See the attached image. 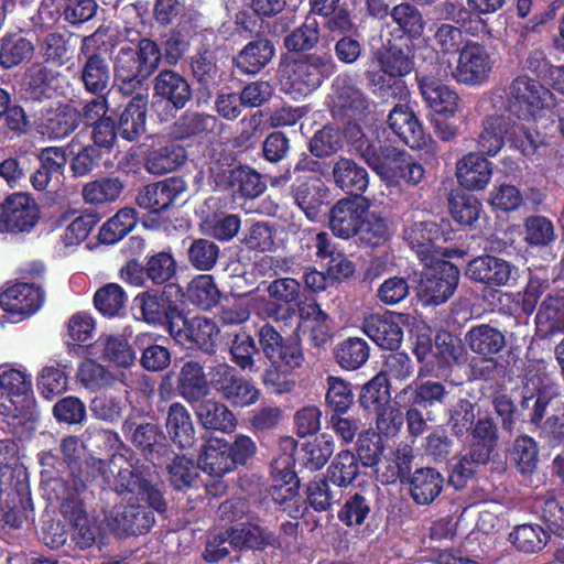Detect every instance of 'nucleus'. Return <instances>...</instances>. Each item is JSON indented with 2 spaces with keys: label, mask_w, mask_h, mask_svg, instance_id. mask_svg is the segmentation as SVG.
<instances>
[{
  "label": "nucleus",
  "mask_w": 564,
  "mask_h": 564,
  "mask_svg": "<svg viewBox=\"0 0 564 564\" xmlns=\"http://www.w3.org/2000/svg\"><path fill=\"white\" fill-rule=\"evenodd\" d=\"M91 467L96 471L94 478H100L102 484H109L116 477V490L127 501V505H116L107 514L109 529L117 535L143 534L154 523L152 511L134 501H147L149 507L162 512L165 502L158 488L148 478V471L127 459L123 455H113L108 464L101 459H93Z\"/></svg>",
  "instance_id": "nucleus-1"
},
{
  "label": "nucleus",
  "mask_w": 564,
  "mask_h": 564,
  "mask_svg": "<svg viewBox=\"0 0 564 564\" xmlns=\"http://www.w3.org/2000/svg\"><path fill=\"white\" fill-rule=\"evenodd\" d=\"M32 386V375L24 367L0 365V415L13 436L21 441L31 438L39 424Z\"/></svg>",
  "instance_id": "nucleus-2"
},
{
  "label": "nucleus",
  "mask_w": 564,
  "mask_h": 564,
  "mask_svg": "<svg viewBox=\"0 0 564 564\" xmlns=\"http://www.w3.org/2000/svg\"><path fill=\"white\" fill-rule=\"evenodd\" d=\"M355 130L360 134L354 140L357 150L382 181L389 185H415L422 181L424 169L410 155L395 148H383L378 143L368 142L366 134L358 128H350L348 133L352 137Z\"/></svg>",
  "instance_id": "nucleus-3"
},
{
  "label": "nucleus",
  "mask_w": 564,
  "mask_h": 564,
  "mask_svg": "<svg viewBox=\"0 0 564 564\" xmlns=\"http://www.w3.org/2000/svg\"><path fill=\"white\" fill-rule=\"evenodd\" d=\"M162 58L159 45L142 39L119 44L113 54L115 78L124 94H131L158 69Z\"/></svg>",
  "instance_id": "nucleus-4"
},
{
  "label": "nucleus",
  "mask_w": 564,
  "mask_h": 564,
  "mask_svg": "<svg viewBox=\"0 0 564 564\" xmlns=\"http://www.w3.org/2000/svg\"><path fill=\"white\" fill-rule=\"evenodd\" d=\"M551 91L536 79L519 75L508 88L492 91L490 101L495 108H505L522 121H538L549 106Z\"/></svg>",
  "instance_id": "nucleus-5"
},
{
  "label": "nucleus",
  "mask_w": 564,
  "mask_h": 564,
  "mask_svg": "<svg viewBox=\"0 0 564 564\" xmlns=\"http://www.w3.org/2000/svg\"><path fill=\"white\" fill-rule=\"evenodd\" d=\"M524 156H532L538 149L546 145V140L538 132H532L523 123H512L502 115H491L484 120L478 147L482 154L495 156L503 147L505 138Z\"/></svg>",
  "instance_id": "nucleus-6"
},
{
  "label": "nucleus",
  "mask_w": 564,
  "mask_h": 564,
  "mask_svg": "<svg viewBox=\"0 0 564 564\" xmlns=\"http://www.w3.org/2000/svg\"><path fill=\"white\" fill-rule=\"evenodd\" d=\"M334 72L330 56L308 55L296 61H284L279 68L280 87L293 99H301L317 89Z\"/></svg>",
  "instance_id": "nucleus-7"
},
{
  "label": "nucleus",
  "mask_w": 564,
  "mask_h": 564,
  "mask_svg": "<svg viewBox=\"0 0 564 564\" xmlns=\"http://www.w3.org/2000/svg\"><path fill=\"white\" fill-rule=\"evenodd\" d=\"M86 489L83 479L74 477L72 485L68 481L56 480L54 490L61 501L63 511L74 523L73 540L80 549L93 545L97 536V528L82 509L79 495Z\"/></svg>",
  "instance_id": "nucleus-8"
},
{
  "label": "nucleus",
  "mask_w": 564,
  "mask_h": 564,
  "mask_svg": "<svg viewBox=\"0 0 564 564\" xmlns=\"http://www.w3.org/2000/svg\"><path fill=\"white\" fill-rule=\"evenodd\" d=\"M459 281L458 269L449 261L435 259L424 263L417 286V296L424 305L445 303L455 292Z\"/></svg>",
  "instance_id": "nucleus-9"
},
{
  "label": "nucleus",
  "mask_w": 564,
  "mask_h": 564,
  "mask_svg": "<svg viewBox=\"0 0 564 564\" xmlns=\"http://www.w3.org/2000/svg\"><path fill=\"white\" fill-rule=\"evenodd\" d=\"M210 386L232 406L246 408L260 398V390L226 362L209 367Z\"/></svg>",
  "instance_id": "nucleus-10"
},
{
  "label": "nucleus",
  "mask_w": 564,
  "mask_h": 564,
  "mask_svg": "<svg viewBox=\"0 0 564 564\" xmlns=\"http://www.w3.org/2000/svg\"><path fill=\"white\" fill-rule=\"evenodd\" d=\"M170 335L185 348L198 347L210 352L219 334L217 324L205 316H173L169 319Z\"/></svg>",
  "instance_id": "nucleus-11"
},
{
  "label": "nucleus",
  "mask_w": 564,
  "mask_h": 564,
  "mask_svg": "<svg viewBox=\"0 0 564 564\" xmlns=\"http://www.w3.org/2000/svg\"><path fill=\"white\" fill-rule=\"evenodd\" d=\"M44 301L43 291L35 284L17 283L0 294V324L18 323L36 313Z\"/></svg>",
  "instance_id": "nucleus-12"
},
{
  "label": "nucleus",
  "mask_w": 564,
  "mask_h": 564,
  "mask_svg": "<svg viewBox=\"0 0 564 564\" xmlns=\"http://www.w3.org/2000/svg\"><path fill=\"white\" fill-rule=\"evenodd\" d=\"M40 219V208L31 195L14 193L1 205V230L7 232H29Z\"/></svg>",
  "instance_id": "nucleus-13"
},
{
  "label": "nucleus",
  "mask_w": 564,
  "mask_h": 564,
  "mask_svg": "<svg viewBox=\"0 0 564 564\" xmlns=\"http://www.w3.org/2000/svg\"><path fill=\"white\" fill-rule=\"evenodd\" d=\"M270 299L252 295V311L262 318H281V308L297 304L301 295L300 283L292 278L276 279L267 286Z\"/></svg>",
  "instance_id": "nucleus-14"
},
{
  "label": "nucleus",
  "mask_w": 564,
  "mask_h": 564,
  "mask_svg": "<svg viewBox=\"0 0 564 564\" xmlns=\"http://www.w3.org/2000/svg\"><path fill=\"white\" fill-rule=\"evenodd\" d=\"M492 67L487 50L479 43L469 42L460 50L457 66L451 74L459 83L479 86L488 82Z\"/></svg>",
  "instance_id": "nucleus-15"
},
{
  "label": "nucleus",
  "mask_w": 564,
  "mask_h": 564,
  "mask_svg": "<svg viewBox=\"0 0 564 564\" xmlns=\"http://www.w3.org/2000/svg\"><path fill=\"white\" fill-rule=\"evenodd\" d=\"M465 275L487 286H508L518 279V269L507 260L484 254L467 263Z\"/></svg>",
  "instance_id": "nucleus-16"
},
{
  "label": "nucleus",
  "mask_w": 564,
  "mask_h": 564,
  "mask_svg": "<svg viewBox=\"0 0 564 564\" xmlns=\"http://www.w3.org/2000/svg\"><path fill=\"white\" fill-rule=\"evenodd\" d=\"M406 318L404 314H371L365 317L362 330L379 347L393 350L399 348L402 341L401 325Z\"/></svg>",
  "instance_id": "nucleus-17"
},
{
  "label": "nucleus",
  "mask_w": 564,
  "mask_h": 564,
  "mask_svg": "<svg viewBox=\"0 0 564 564\" xmlns=\"http://www.w3.org/2000/svg\"><path fill=\"white\" fill-rule=\"evenodd\" d=\"M62 8L67 22L80 24L96 14L97 3L95 0H42L39 17L44 23L53 24L58 20Z\"/></svg>",
  "instance_id": "nucleus-18"
},
{
  "label": "nucleus",
  "mask_w": 564,
  "mask_h": 564,
  "mask_svg": "<svg viewBox=\"0 0 564 564\" xmlns=\"http://www.w3.org/2000/svg\"><path fill=\"white\" fill-rule=\"evenodd\" d=\"M367 209V199L346 198L337 202L330 212L329 225L333 234L343 239L357 235Z\"/></svg>",
  "instance_id": "nucleus-19"
},
{
  "label": "nucleus",
  "mask_w": 564,
  "mask_h": 564,
  "mask_svg": "<svg viewBox=\"0 0 564 564\" xmlns=\"http://www.w3.org/2000/svg\"><path fill=\"white\" fill-rule=\"evenodd\" d=\"M388 124L393 133L410 148L421 149L427 144L422 124L406 105H397L388 116Z\"/></svg>",
  "instance_id": "nucleus-20"
},
{
  "label": "nucleus",
  "mask_w": 564,
  "mask_h": 564,
  "mask_svg": "<svg viewBox=\"0 0 564 564\" xmlns=\"http://www.w3.org/2000/svg\"><path fill=\"white\" fill-rule=\"evenodd\" d=\"M421 373L414 383L409 384L394 397L399 406L414 405L423 409L443 403L447 395L443 383L433 380H421Z\"/></svg>",
  "instance_id": "nucleus-21"
},
{
  "label": "nucleus",
  "mask_w": 564,
  "mask_h": 564,
  "mask_svg": "<svg viewBox=\"0 0 564 564\" xmlns=\"http://www.w3.org/2000/svg\"><path fill=\"white\" fill-rule=\"evenodd\" d=\"M404 239L423 263L440 259L442 252L436 242L441 239L437 225L433 221H419L404 230Z\"/></svg>",
  "instance_id": "nucleus-22"
},
{
  "label": "nucleus",
  "mask_w": 564,
  "mask_h": 564,
  "mask_svg": "<svg viewBox=\"0 0 564 564\" xmlns=\"http://www.w3.org/2000/svg\"><path fill=\"white\" fill-rule=\"evenodd\" d=\"M492 177V164L479 153H468L456 164L458 184L468 191H482Z\"/></svg>",
  "instance_id": "nucleus-23"
},
{
  "label": "nucleus",
  "mask_w": 564,
  "mask_h": 564,
  "mask_svg": "<svg viewBox=\"0 0 564 564\" xmlns=\"http://www.w3.org/2000/svg\"><path fill=\"white\" fill-rule=\"evenodd\" d=\"M421 94L427 105L436 115L453 117L458 109V96L447 85L442 84L432 76H424L420 80Z\"/></svg>",
  "instance_id": "nucleus-24"
},
{
  "label": "nucleus",
  "mask_w": 564,
  "mask_h": 564,
  "mask_svg": "<svg viewBox=\"0 0 564 564\" xmlns=\"http://www.w3.org/2000/svg\"><path fill=\"white\" fill-rule=\"evenodd\" d=\"M213 477H223L234 469L230 444L223 438H209L203 446L197 465Z\"/></svg>",
  "instance_id": "nucleus-25"
},
{
  "label": "nucleus",
  "mask_w": 564,
  "mask_h": 564,
  "mask_svg": "<svg viewBox=\"0 0 564 564\" xmlns=\"http://www.w3.org/2000/svg\"><path fill=\"white\" fill-rule=\"evenodd\" d=\"M536 335L546 338L564 334V291L547 295L535 316Z\"/></svg>",
  "instance_id": "nucleus-26"
},
{
  "label": "nucleus",
  "mask_w": 564,
  "mask_h": 564,
  "mask_svg": "<svg viewBox=\"0 0 564 564\" xmlns=\"http://www.w3.org/2000/svg\"><path fill=\"white\" fill-rule=\"evenodd\" d=\"M96 333V324L90 314L78 312L68 319L67 346L76 356L94 355L93 339Z\"/></svg>",
  "instance_id": "nucleus-27"
},
{
  "label": "nucleus",
  "mask_w": 564,
  "mask_h": 564,
  "mask_svg": "<svg viewBox=\"0 0 564 564\" xmlns=\"http://www.w3.org/2000/svg\"><path fill=\"white\" fill-rule=\"evenodd\" d=\"M154 94L173 105L175 109H181L191 99L192 90L182 75L164 69L154 79Z\"/></svg>",
  "instance_id": "nucleus-28"
},
{
  "label": "nucleus",
  "mask_w": 564,
  "mask_h": 564,
  "mask_svg": "<svg viewBox=\"0 0 564 564\" xmlns=\"http://www.w3.org/2000/svg\"><path fill=\"white\" fill-rule=\"evenodd\" d=\"M299 329L308 335L312 345L323 347L330 339L328 315L317 304H304L299 307Z\"/></svg>",
  "instance_id": "nucleus-29"
},
{
  "label": "nucleus",
  "mask_w": 564,
  "mask_h": 564,
  "mask_svg": "<svg viewBox=\"0 0 564 564\" xmlns=\"http://www.w3.org/2000/svg\"><path fill=\"white\" fill-rule=\"evenodd\" d=\"M79 112L69 105H57L45 111L42 118L43 133L54 139H64L78 126Z\"/></svg>",
  "instance_id": "nucleus-30"
},
{
  "label": "nucleus",
  "mask_w": 564,
  "mask_h": 564,
  "mask_svg": "<svg viewBox=\"0 0 564 564\" xmlns=\"http://www.w3.org/2000/svg\"><path fill=\"white\" fill-rule=\"evenodd\" d=\"M333 177L339 188L355 195L364 193L369 184L368 172L347 158L336 161L333 167Z\"/></svg>",
  "instance_id": "nucleus-31"
},
{
  "label": "nucleus",
  "mask_w": 564,
  "mask_h": 564,
  "mask_svg": "<svg viewBox=\"0 0 564 564\" xmlns=\"http://www.w3.org/2000/svg\"><path fill=\"white\" fill-rule=\"evenodd\" d=\"M274 52L268 40L251 41L236 56L235 64L245 74H257L272 59Z\"/></svg>",
  "instance_id": "nucleus-32"
},
{
  "label": "nucleus",
  "mask_w": 564,
  "mask_h": 564,
  "mask_svg": "<svg viewBox=\"0 0 564 564\" xmlns=\"http://www.w3.org/2000/svg\"><path fill=\"white\" fill-rule=\"evenodd\" d=\"M35 52L32 40L21 33L6 34L0 39V65L12 68L30 61Z\"/></svg>",
  "instance_id": "nucleus-33"
},
{
  "label": "nucleus",
  "mask_w": 564,
  "mask_h": 564,
  "mask_svg": "<svg viewBox=\"0 0 564 564\" xmlns=\"http://www.w3.org/2000/svg\"><path fill=\"white\" fill-rule=\"evenodd\" d=\"M443 484L442 475L435 469H417L410 481L411 497L419 505H429L441 494Z\"/></svg>",
  "instance_id": "nucleus-34"
},
{
  "label": "nucleus",
  "mask_w": 564,
  "mask_h": 564,
  "mask_svg": "<svg viewBox=\"0 0 564 564\" xmlns=\"http://www.w3.org/2000/svg\"><path fill=\"white\" fill-rule=\"evenodd\" d=\"M229 545L235 549H260L265 545H272L275 536L259 525L247 520L238 523L228 533Z\"/></svg>",
  "instance_id": "nucleus-35"
},
{
  "label": "nucleus",
  "mask_w": 564,
  "mask_h": 564,
  "mask_svg": "<svg viewBox=\"0 0 564 564\" xmlns=\"http://www.w3.org/2000/svg\"><path fill=\"white\" fill-rule=\"evenodd\" d=\"M148 101L137 96L126 106L119 119V132L128 141L137 140L145 131Z\"/></svg>",
  "instance_id": "nucleus-36"
},
{
  "label": "nucleus",
  "mask_w": 564,
  "mask_h": 564,
  "mask_svg": "<svg viewBox=\"0 0 564 564\" xmlns=\"http://www.w3.org/2000/svg\"><path fill=\"white\" fill-rule=\"evenodd\" d=\"M196 414L205 429L232 432L237 424L232 412L224 403L215 400L203 401L198 405Z\"/></svg>",
  "instance_id": "nucleus-37"
},
{
  "label": "nucleus",
  "mask_w": 564,
  "mask_h": 564,
  "mask_svg": "<svg viewBox=\"0 0 564 564\" xmlns=\"http://www.w3.org/2000/svg\"><path fill=\"white\" fill-rule=\"evenodd\" d=\"M466 341L474 352L484 357L498 354L506 344L503 334L486 324L473 327L466 335Z\"/></svg>",
  "instance_id": "nucleus-38"
},
{
  "label": "nucleus",
  "mask_w": 564,
  "mask_h": 564,
  "mask_svg": "<svg viewBox=\"0 0 564 564\" xmlns=\"http://www.w3.org/2000/svg\"><path fill=\"white\" fill-rule=\"evenodd\" d=\"M166 430L174 443L186 448L194 443V426L187 409L181 403H173L167 412Z\"/></svg>",
  "instance_id": "nucleus-39"
},
{
  "label": "nucleus",
  "mask_w": 564,
  "mask_h": 564,
  "mask_svg": "<svg viewBox=\"0 0 564 564\" xmlns=\"http://www.w3.org/2000/svg\"><path fill=\"white\" fill-rule=\"evenodd\" d=\"M180 393L188 401H196L209 391L203 367L196 361L183 365L178 377Z\"/></svg>",
  "instance_id": "nucleus-40"
},
{
  "label": "nucleus",
  "mask_w": 564,
  "mask_h": 564,
  "mask_svg": "<svg viewBox=\"0 0 564 564\" xmlns=\"http://www.w3.org/2000/svg\"><path fill=\"white\" fill-rule=\"evenodd\" d=\"M332 104L335 115L351 113L352 116L361 113L369 105L367 98L358 88L345 85L339 80L333 86Z\"/></svg>",
  "instance_id": "nucleus-41"
},
{
  "label": "nucleus",
  "mask_w": 564,
  "mask_h": 564,
  "mask_svg": "<svg viewBox=\"0 0 564 564\" xmlns=\"http://www.w3.org/2000/svg\"><path fill=\"white\" fill-rule=\"evenodd\" d=\"M185 159L184 148L176 143H170L152 151L147 159L145 167L150 173L161 175L180 167Z\"/></svg>",
  "instance_id": "nucleus-42"
},
{
  "label": "nucleus",
  "mask_w": 564,
  "mask_h": 564,
  "mask_svg": "<svg viewBox=\"0 0 564 564\" xmlns=\"http://www.w3.org/2000/svg\"><path fill=\"white\" fill-rule=\"evenodd\" d=\"M334 449L333 436L324 433L302 444L300 459L310 470H318L328 462Z\"/></svg>",
  "instance_id": "nucleus-43"
},
{
  "label": "nucleus",
  "mask_w": 564,
  "mask_h": 564,
  "mask_svg": "<svg viewBox=\"0 0 564 564\" xmlns=\"http://www.w3.org/2000/svg\"><path fill=\"white\" fill-rule=\"evenodd\" d=\"M135 225V209L130 207L121 208L101 226L98 238L105 245H113L131 231Z\"/></svg>",
  "instance_id": "nucleus-44"
},
{
  "label": "nucleus",
  "mask_w": 564,
  "mask_h": 564,
  "mask_svg": "<svg viewBox=\"0 0 564 564\" xmlns=\"http://www.w3.org/2000/svg\"><path fill=\"white\" fill-rule=\"evenodd\" d=\"M110 70L106 59L98 55H90L82 70V82L87 91L101 95L108 87Z\"/></svg>",
  "instance_id": "nucleus-45"
},
{
  "label": "nucleus",
  "mask_w": 564,
  "mask_h": 564,
  "mask_svg": "<svg viewBox=\"0 0 564 564\" xmlns=\"http://www.w3.org/2000/svg\"><path fill=\"white\" fill-rule=\"evenodd\" d=\"M102 347V357L118 367L128 368L134 365L137 356L123 335H107L98 339Z\"/></svg>",
  "instance_id": "nucleus-46"
},
{
  "label": "nucleus",
  "mask_w": 564,
  "mask_h": 564,
  "mask_svg": "<svg viewBox=\"0 0 564 564\" xmlns=\"http://www.w3.org/2000/svg\"><path fill=\"white\" fill-rule=\"evenodd\" d=\"M558 394V386L547 378L534 379L532 377L527 379L524 386V400L535 399L533 421L538 422L543 417L544 411L549 402Z\"/></svg>",
  "instance_id": "nucleus-47"
},
{
  "label": "nucleus",
  "mask_w": 564,
  "mask_h": 564,
  "mask_svg": "<svg viewBox=\"0 0 564 564\" xmlns=\"http://www.w3.org/2000/svg\"><path fill=\"white\" fill-rule=\"evenodd\" d=\"M66 365L45 366L37 376V389L46 399L52 400L67 390L68 377Z\"/></svg>",
  "instance_id": "nucleus-48"
},
{
  "label": "nucleus",
  "mask_w": 564,
  "mask_h": 564,
  "mask_svg": "<svg viewBox=\"0 0 564 564\" xmlns=\"http://www.w3.org/2000/svg\"><path fill=\"white\" fill-rule=\"evenodd\" d=\"M389 380L384 373H378L366 383L359 397L360 406L372 413L389 405Z\"/></svg>",
  "instance_id": "nucleus-49"
},
{
  "label": "nucleus",
  "mask_w": 564,
  "mask_h": 564,
  "mask_svg": "<svg viewBox=\"0 0 564 564\" xmlns=\"http://www.w3.org/2000/svg\"><path fill=\"white\" fill-rule=\"evenodd\" d=\"M241 226L239 216L219 213L207 216L200 224L202 231L219 241H229L238 234Z\"/></svg>",
  "instance_id": "nucleus-50"
},
{
  "label": "nucleus",
  "mask_w": 564,
  "mask_h": 564,
  "mask_svg": "<svg viewBox=\"0 0 564 564\" xmlns=\"http://www.w3.org/2000/svg\"><path fill=\"white\" fill-rule=\"evenodd\" d=\"M186 296L194 305L207 310L218 303L220 292L212 275L199 274L189 282Z\"/></svg>",
  "instance_id": "nucleus-51"
},
{
  "label": "nucleus",
  "mask_w": 564,
  "mask_h": 564,
  "mask_svg": "<svg viewBox=\"0 0 564 564\" xmlns=\"http://www.w3.org/2000/svg\"><path fill=\"white\" fill-rule=\"evenodd\" d=\"M58 78L42 66L32 65L26 73V86L31 98L41 100L52 98L56 94Z\"/></svg>",
  "instance_id": "nucleus-52"
},
{
  "label": "nucleus",
  "mask_w": 564,
  "mask_h": 564,
  "mask_svg": "<svg viewBox=\"0 0 564 564\" xmlns=\"http://www.w3.org/2000/svg\"><path fill=\"white\" fill-rule=\"evenodd\" d=\"M123 184L118 177H104L86 184L83 197L86 203L102 205L115 202L121 194Z\"/></svg>",
  "instance_id": "nucleus-53"
},
{
  "label": "nucleus",
  "mask_w": 564,
  "mask_h": 564,
  "mask_svg": "<svg viewBox=\"0 0 564 564\" xmlns=\"http://www.w3.org/2000/svg\"><path fill=\"white\" fill-rule=\"evenodd\" d=\"M228 182L234 193H239L245 197H257L265 189V183L261 180V175L247 166L231 170Z\"/></svg>",
  "instance_id": "nucleus-54"
},
{
  "label": "nucleus",
  "mask_w": 564,
  "mask_h": 564,
  "mask_svg": "<svg viewBox=\"0 0 564 564\" xmlns=\"http://www.w3.org/2000/svg\"><path fill=\"white\" fill-rule=\"evenodd\" d=\"M77 380L87 390L96 392L110 387L116 378L100 364L86 359L78 367Z\"/></svg>",
  "instance_id": "nucleus-55"
},
{
  "label": "nucleus",
  "mask_w": 564,
  "mask_h": 564,
  "mask_svg": "<svg viewBox=\"0 0 564 564\" xmlns=\"http://www.w3.org/2000/svg\"><path fill=\"white\" fill-rule=\"evenodd\" d=\"M134 306L139 310L141 318L148 324H161L169 317V305L158 292L147 291L138 294Z\"/></svg>",
  "instance_id": "nucleus-56"
},
{
  "label": "nucleus",
  "mask_w": 564,
  "mask_h": 564,
  "mask_svg": "<svg viewBox=\"0 0 564 564\" xmlns=\"http://www.w3.org/2000/svg\"><path fill=\"white\" fill-rule=\"evenodd\" d=\"M377 64L383 75L388 77H403L408 75L413 64L410 57L397 47H386L377 53Z\"/></svg>",
  "instance_id": "nucleus-57"
},
{
  "label": "nucleus",
  "mask_w": 564,
  "mask_h": 564,
  "mask_svg": "<svg viewBox=\"0 0 564 564\" xmlns=\"http://www.w3.org/2000/svg\"><path fill=\"white\" fill-rule=\"evenodd\" d=\"M156 337L153 334L143 333L137 336L138 344L148 345L141 356V365L150 371H160L166 368L171 362V354L162 345L152 344Z\"/></svg>",
  "instance_id": "nucleus-58"
},
{
  "label": "nucleus",
  "mask_w": 564,
  "mask_h": 564,
  "mask_svg": "<svg viewBox=\"0 0 564 564\" xmlns=\"http://www.w3.org/2000/svg\"><path fill=\"white\" fill-rule=\"evenodd\" d=\"M336 358L341 368L355 370L368 360L369 347L361 338H348L337 347Z\"/></svg>",
  "instance_id": "nucleus-59"
},
{
  "label": "nucleus",
  "mask_w": 564,
  "mask_h": 564,
  "mask_svg": "<svg viewBox=\"0 0 564 564\" xmlns=\"http://www.w3.org/2000/svg\"><path fill=\"white\" fill-rule=\"evenodd\" d=\"M359 471L358 460L350 451L339 452L328 468L330 481L339 487L350 485Z\"/></svg>",
  "instance_id": "nucleus-60"
},
{
  "label": "nucleus",
  "mask_w": 564,
  "mask_h": 564,
  "mask_svg": "<svg viewBox=\"0 0 564 564\" xmlns=\"http://www.w3.org/2000/svg\"><path fill=\"white\" fill-rule=\"evenodd\" d=\"M390 15L400 30L411 39H419L423 34L425 22L421 12L410 3L395 6Z\"/></svg>",
  "instance_id": "nucleus-61"
},
{
  "label": "nucleus",
  "mask_w": 564,
  "mask_h": 564,
  "mask_svg": "<svg viewBox=\"0 0 564 564\" xmlns=\"http://www.w3.org/2000/svg\"><path fill=\"white\" fill-rule=\"evenodd\" d=\"M319 192L321 181L317 178L305 181L295 187V202L310 220H315L319 214L323 203Z\"/></svg>",
  "instance_id": "nucleus-62"
},
{
  "label": "nucleus",
  "mask_w": 564,
  "mask_h": 564,
  "mask_svg": "<svg viewBox=\"0 0 564 564\" xmlns=\"http://www.w3.org/2000/svg\"><path fill=\"white\" fill-rule=\"evenodd\" d=\"M325 402L334 413H346L354 403L350 384L339 377L329 376Z\"/></svg>",
  "instance_id": "nucleus-63"
},
{
  "label": "nucleus",
  "mask_w": 564,
  "mask_h": 564,
  "mask_svg": "<svg viewBox=\"0 0 564 564\" xmlns=\"http://www.w3.org/2000/svg\"><path fill=\"white\" fill-rule=\"evenodd\" d=\"M556 238L554 226L543 216H530L524 221V241L533 247H546Z\"/></svg>",
  "instance_id": "nucleus-64"
}]
</instances>
